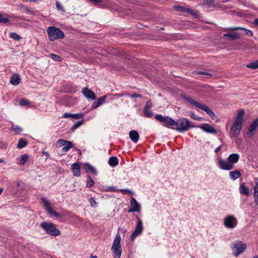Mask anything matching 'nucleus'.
<instances>
[{"label": "nucleus", "mask_w": 258, "mask_h": 258, "mask_svg": "<svg viewBox=\"0 0 258 258\" xmlns=\"http://www.w3.org/2000/svg\"><path fill=\"white\" fill-rule=\"evenodd\" d=\"M244 112L243 110L238 111L231 128V136L237 137L240 134L243 122Z\"/></svg>", "instance_id": "f257e3e1"}, {"label": "nucleus", "mask_w": 258, "mask_h": 258, "mask_svg": "<svg viewBox=\"0 0 258 258\" xmlns=\"http://www.w3.org/2000/svg\"><path fill=\"white\" fill-rule=\"evenodd\" d=\"M181 96L190 104L205 111L213 120H217L218 117L217 115L208 106L197 102L191 97L187 96L186 95L183 94Z\"/></svg>", "instance_id": "f03ea898"}, {"label": "nucleus", "mask_w": 258, "mask_h": 258, "mask_svg": "<svg viewBox=\"0 0 258 258\" xmlns=\"http://www.w3.org/2000/svg\"><path fill=\"white\" fill-rule=\"evenodd\" d=\"M175 129L179 133H184L194 127L193 123L186 118H180L175 121Z\"/></svg>", "instance_id": "7ed1b4c3"}, {"label": "nucleus", "mask_w": 258, "mask_h": 258, "mask_svg": "<svg viewBox=\"0 0 258 258\" xmlns=\"http://www.w3.org/2000/svg\"><path fill=\"white\" fill-rule=\"evenodd\" d=\"M120 241V235L119 233H117L115 235L111 246V250L113 252L114 258H120L122 253Z\"/></svg>", "instance_id": "20e7f679"}, {"label": "nucleus", "mask_w": 258, "mask_h": 258, "mask_svg": "<svg viewBox=\"0 0 258 258\" xmlns=\"http://www.w3.org/2000/svg\"><path fill=\"white\" fill-rule=\"evenodd\" d=\"M48 38L51 41L59 38H63L64 36L63 32L59 29L54 26H50L46 30Z\"/></svg>", "instance_id": "39448f33"}, {"label": "nucleus", "mask_w": 258, "mask_h": 258, "mask_svg": "<svg viewBox=\"0 0 258 258\" xmlns=\"http://www.w3.org/2000/svg\"><path fill=\"white\" fill-rule=\"evenodd\" d=\"M40 226L45 231L46 233L53 236H58L60 234L59 230L55 225L50 222H42Z\"/></svg>", "instance_id": "423d86ee"}, {"label": "nucleus", "mask_w": 258, "mask_h": 258, "mask_svg": "<svg viewBox=\"0 0 258 258\" xmlns=\"http://www.w3.org/2000/svg\"><path fill=\"white\" fill-rule=\"evenodd\" d=\"M155 118L165 126L169 127L170 126L175 125V120L169 116L156 114L155 116Z\"/></svg>", "instance_id": "0eeeda50"}, {"label": "nucleus", "mask_w": 258, "mask_h": 258, "mask_svg": "<svg viewBox=\"0 0 258 258\" xmlns=\"http://www.w3.org/2000/svg\"><path fill=\"white\" fill-rule=\"evenodd\" d=\"M232 248L233 251L234 255L237 256L245 250L246 244L242 241H236L232 243Z\"/></svg>", "instance_id": "6e6552de"}, {"label": "nucleus", "mask_w": 258, "mask_h": 258, "mask_svg": "<svg viewBox=\"0 0 258 258\" xmlns=\"http://www.w3.org/2000/svg\"><path fill=\"white\" fill-rule=\"evenodd\" d=\"M237 224V220L234 216H228L224 219L223 224L227 228L233 229L236 227Z\"/></svg>", "instance_id": "1a4fd4ad"}, {"label": "nucleus", "mask_w": 258, "mask_h": 258, "mask_svg": "<svg viewBox=\"0 0 258 258\" xmlns=\"http://www.w3.org/2000/svg\"><path fill=\"white\" fill-rule=\"evenodd\" d=\"M138 219V222L136 226L135 230L133 231L131 236V239L132 241H134L135 239L139 235H140L143 230V225L142 220L139 218L137 217Z\"/></svg>", "instance_id": "9d476101"}, {"label": "nucleus", "mask_w": 258, "mask_h": 258, "mask_svg": "<svg viewBox=\"0 0 258 258\" xmlns=\"http://www.w3.org/2000/svg\"><path fill=\"white\" fill-rule=\"evenodd\" d=\"M41 199L43 202L47 211L49 214L52 215L57 218L62 217V215L61 214L57 213L56 211L53 210L51 205H50L49 202L45 198H42Z\"/></svg>", "instance_id": "9b49d317"}, {"label": "nucleus", "mask_w": 258, "mask_h": 258, "mask_svg": "<svg viewBox=\"0 0 258 258\" xmlns=\"http://www.w3.org/2000/svg\"><path fill=\"white\" fill-rule=\"evenodd\" d=\"M218 165L219 167L224 170H230L234 167V165L231 164L228 159L223 160L221 158L218 160Z\"/></svg>", "instance_id": "f8f14e48"}, {"label": "nucleus", "mask_w": 258, "mask_h": 258, "mask_svg": "<svg viewBox=\"0 0 258 258\" xmlns=\"http://www.w3.org/2000/svg\"><path fill=\"white\" fill-rule=\"evenodd\" d=\"M140 210L141 205L134 198H132L131 200V207L128 209V212H139Z\"/></svg>", "instance_id": "ddd939ff"}, {"label": "nucleus", "mask_w": 258, "mask_h": 258, "mask_svg": "<svg viewBox=\"0 0 258 258\" xmlns=\"http://www.w3.org/2000/svg\"><path fill=\"white\" fill-rule=\"evenodd\" d=\"M199 127L207 133L216 134L217 132L213 126L208 123H204Z\"/></svg>", "instance_id": "4468645a"}, {"label": "nucleus", "mask_w": 258, "mask_h": 258, "mask_svg": "<svg viewBox=\"0 0 258 258\" xmlns=\"http://www.w3.org/2000/svg\"><path fill=\"white\" fill-rule=\"evenodd\" d=\"M258 127V118L255 119L250 124L247 132V135L251 137L255 133L256 128Z\"/></svg>", "instance_id": "2eb2a0df"}, {"label": "nucleus", "mask_w": 258, "mask_h": 258, "mask_svg": "<svg viewBox=\"0 0 258 258\" xmlns=\"http://www.w3.org/2000/svg\"><path fill=\"white\" fill-rule=\"evenodd\" d=\"M82 92L85 97H86L88 99H91L92 100H94L96 99V95L95 93L89 89L87 87H84L83 88Z\"/></svg>", "instance_id": "dca6fc26"}, {"label": "nucleus", "mask_w": 258, "mask_h": 258, "mask_svg": "<svg viewBox=\"0 0 258 258\" xmlns=\"http://www.w3.org/2000/svg\"><path fill=\"white\" fill-rule=\"evenodd\" d=\"M174 9L177 11L188 13L192 15H195L196 14L194 11L189 8H185L181 6H174Z\"/></svg>", "instance_id": "f3484780"}, {"label": "nucleus", "mask_w": 258, "mask_h": 258, "mask_svg": "<svg viewBox=\"0 0 258 258\" xmlns=\"http://www.w3.org/2000/svg\"><path fill=\"white\" fill-rule=\"evenodd\" d=\"M240 158V156L237 153H233L230 154L228 157L227 158V159L229 161V162L232 164V165H234L235 163H236L239 159Z\"/></svg>", "instance_id": "a211bd4d"}, {"label": "nucleus", "mask_w": 258, "mask_h": 258, "mask_svg": "<svg viewBox=\"0 0 258 258\" xmlns=\"http://www.w3.org/2000/svg\"><path fill=\"white\" fill-rule=\"evenodd\" d=\"M106 98V96L105 95L102 96V97L99 98L97 101H94L92 105V108L93 109H95L103 104L105 102V100Z\"/></svg>", "instance_id": "6ab92c4d"}, {"label": "nucleus", "mask_w": 258, "mask_h": 258, "mask_svg": "<svg viewBox=\"0 0 258 258\" xmlns=\"http://www.w3.org/2000/svg\"><path fill=\"white\" fill-rule=\"evenodd\" d=\"M21 82V78L19 74H13L10 79V83L14 86H17L20 84Z\"/></svg>", "instance_id": "aec40b11"}, {"label": "nucleus", "mask_w": 258, "mask_h": 258, "mask_svg": "<svg viewBox=\"0 0 258 258\" xmlns=\"http://www.w3.org/2000/svg\"><path fill=\"white\" fill-rule=\"evenodd\" d=\"M72 170L75 176H80L81 175L80 166L79 163H75L72 165Z\"/></svg>", "instance_id": "412c9836"}, {"label": "nucleus", "mask_w": 258, "mask_h": 258, "mask_svg": "<svg viewBox=\"0 0 258 258\" xmlns=\"http://www.w3.org/2000/svg\"><path fill=\"white\" fill-rule=\"evenodd\" d=\"M129 136L131 140L135 143H136L139 139V134L135 130H132L129 132Z\"/></svg>", "instance_id": "4be33fe9"}, {"label": "nucleus", "mask_w": 258, "mask_h": 258, "mask_svg": "<svg viewBox=\"0 0 258 258\" xmlns=\"http://www.w3.org/2000/svg\"><path fill=\"white\" fill-rule=\"evenodd\" d=\"M239 29L244 30L245 34L249 36H251L253 35V32L251 31H250L249 30H248V29H246L244 28L238 27H229V28H226L224 31H226V30H239Z\"/></svg>", "instance_id": "5701e85b"}, {"label": "nucleus", "mask_w": 258, "mask_h": 258, "mask_svg": "<svg viewBox=\"0 0 258 258\" xmlns=\"http://www.w3.org/2000/svg\"><path fill=\"white\" fill-rule=\"evenodd\" d=\"M241 174L238 170H235L233 171L230 172L229 173V176L230 178L233 180H235L241 176Z\"/></svg>", "instance_id": "b1692460"}, {"label": "nucleus", "mask_w": 258, "mask_h": 258, "mask_svg": "<svg viewBox=\"0 0 258 258\" xmlns=\"http://www.w3.org/2000/svg\"><path fill=\"white\" fill-rule=\"evenodd\" d=\"M108 164L112 167H115L118 164L117 158L114 156L111 157L109 159Z\"/></svg>", "instance_id": "393cba45"}, {"label": "nucleus", "mask_w": 258, "mask_h": 258, "mask_svg": "<svg viewBox=\"0 0 258 258\" xmlns=\"http://www.w3.org/2000/svg\"><path fill=\"white\" fill-rule=\"evenodd\" d=\"M85 169L87 171H91L93 174L96 175L97 174V171L96 169L92 166L91 164L89 163H86L85 164Z\"/></svg>", "instance_id": "a878e982"}, {"label": "nucleus", "mask_w": 258, "mask_h": 258, "mask_svg": "<svg viewBox=\"0 0 258 258\" xmlns=\"http://www.w3.org/2000/svg\"><path fill=\"white\" fill-rule=\"evenodd\" d=\"M239 191L241 194L247 196L249 195L248 188L243 184H241L239 187Z\"/></svg>", "instance_id": "bb28decb"}, {"label": "nucleus", "mask_w": 258, "mask_h": 258, "mask_svg": "<svg viewBox=\"0 0 258 258\" xmlns=\"http://www.w3.org/2000/svg\"><path fill=\"white\" fill-rule=\"evenodd\" d=\"M27 142L23 139H21L19 140L17 147L18 149H22L27 145Z\"/></svg>", "instance_id": "cd10ccee"}, {"label": "nucleus", "mask_w": 258, "mask_h": 258, "mask_svg": "<svg viewBox=\"0 0 258 258\" xmlns=\"http://www.w3.org/2000/svg\"><path fill=\"white\" fill-rule=\"evenodd\" d=\"M64 146V147L62 149V151L63 152H67L70 149L73 147V145L71 142L68 141L66 143V144Z\"/></svg>", "instance_id": "c85d7f7f"}, {"label": "nucleus", "mask_w": 258, "mask_h": 258, "mask_svg": "<svg viewBox=\"0 0 258 258\" xmlns=\"http://www.w3.org/2000/svg\"><path fill=\"white\" fill-rule=\"evenodd\" d=\"M224 37H230L232 39H235L239 38V35L235 33H224L223 35Z\"/></svg>", "instance_id": "c756f323"}, {"label": "nucleus", "mask_w": 258, "mask_h": 258, "mask_svg": "<svg viewBox=\"0 0 258 258\" xmlns=\"http://www.w3.org/2000/svg\"><path fill=\"white\" fill-rule=\"evenodd\" d=\"M28 155L27 154H24L22 155L20 160V164L21 165H24L26 161L28 160Z\"/></svg>", "instance_id": "7c9ffc66"}, {"label": "nucleus", "mask_w": 258, "mask_h": 258, "mask_svg": "<svg viewBox=\"0 0 258 258\" xmlns=\"http://www.w3.org/2000/svg\"><path fill=\"white\" fill-rule=\"evenodd\" d=\"M12 128L17 134H19L23 131L21 127L14 124L12 125Z\"/></svg>", "instance_id": "2f4dec72"}, {"label": "nucleus", "mask_w": 258, "mask_h": 258, "mask_svg": "<svg viewBox=\"0 0 258 258\" xmlns=\"http://www.w3.org/2000/svg\"><path fill=\"white\" fill-rule=\"evenodd\" d=\"M143 113L144 114L145 116L146 117H150L153 114L152 111L150 110V109L145 108H144L143 110Z\"/></svg>", "instance_id": "473e14b6"}, {"label": "nucleus", "mask_w": 258, "mask_h": 258, "mask_svg": "<svg viewBox=\"0 0 258 258\" xmlns=\"http://www.w3.org/2000/svg\"><path fill=\"white\" fill-rule=\"evenodd\" d=\"M24 12L27 14H30L32 15H34L35 13L32 10L29 9L27 7H23Z\"/></svg>", "instance_id": "72a5a7b5"}, {"label": "nucleus", "mask_w": 258, "mask_h": 258, "mask_svg": "<svg viewBox=\"0 0 258 258\" xmlns=\"http://www.w3.org/2000/svg\"><path fill=\"white\" fill-rule=\"evenodd\" d=\"M246 67L248 68L252 69H256L258 68V60L252 62L250 64H248L246 66Z\"/></svg>", "instance_id": "f704fd0d"}, {"label": "nucleus", "mask_w": 258, "mask_h": 258, "mask_svg": "<svg viewBox=\"0 0 258 258\" xmlns=\"http://www.w3.org/2000/svg\"><path fill=\"white\" fill-rule=\"evenodd\" d=\"M67 141H68L63 139H59L56 142V145L58 147L64 146L66 144Z\"/></svg>", "instance_id": "c9c22d12"}, {"label": "nucleus", "mask_w": 258, "mask_h": 258, "mask_svg": "<svg viewBox=\"0 0 258 258\" xmlns=\"http://www.w3.org/2000/svg\"><path fill=\"white\" fill-rule=\"evenodd\" d=\"M9 36L11 38L15 40H19L20 39V36L18 34L14 32L10 33Z\"/></svg>", "instance_id": "e433bc0d"}, {"label": "nucleus", "mask_w": 258, "mask_h": 258, "mask_svg": "<svg viewBox=\"0 0 258 258\" xmlns=\"http://www.w3.org/2000/svg\"><path fill=\"white\" fill-rule=\"evenodd\" d=\"M50 57L52 59H53L55 61H58V62L61 61V57L58 55L55 54H50Z\"/></svg>", "instance_id": "4c0bfd02"}, {"label": "nucleus", "mask_w": 258, "mask_h": 258, "mask_svg": "<svg viewBox=\"0 0 258 258\" xmlns=\"http://www.w3.org/2000/svg\"><path fill=\"white\" fill-rule=\"evenodd\" d=\"M89 202L90 203V204L91 205V206L93 208H96L98 207V204L95 201V200L94 199V198H90L89 199Z\"/></svg>", "instance_id": "58836bf2"}, {"label": "nucleus", "mask_w": 258, "mask_h": 258, "mask_svg": "<svg viewBox=\"0 0 258 258\" xmlns=\"http://www.w3.org/2000/svg\"><path fill=\"white\" fill-rule=\"evenodd\" d=\"M189 116L193 119L196 120L200 121L202 120V118L201 117L198 116L197 115L195 114L193 112H190L189 113Z\"/></svg>", "instance_id": "ea45409f"}, {"label": "nucleus", "mask_w": 258, "mask_h": 258, "mask_svg": "<svg viewBox=\"0 0 258 258\" xmlns=\"http://www.w3.org/2000/svg\"><path fill=\"white\" fill-rule=\"evenodd\" d=\"M94 184V181L90 176L87 177L86 186L90 187H91Z\"/></svg>", "instance_id": "a19ab883"}, {"label": "nucleus", "mask_w": 258, "mask_h": 258, "mask_svg": "<svg viewBox=\"0 0 258 258\" xmlns=\"http://www.w3.org/2000/svg\"><path fill=\"white\" fill-rule=\"evenodd\" d=\"M197 74L204 75L207 76V78H211L212 77V75L211 73L204 71H198L197 72Z\"/></svg>", "instance_id": "79ce46f5"}, {"label": "nucleus", "mask_w": 258, "mask_h": 258, "mask_svg": "<svg viewBox=\"0 0 258 258\" xmlns=\"http://www.w3.org/2000/svg\"><path fill=\"white\" fill-rule=\"evenodd\" d=\"M55 5H56V7L58 10H59L63 12H64L65 11V10H64V8L63 7V6L61 5L60 2H59V1H56Z\"/></svg>", "instance_id": "37998d69"}, {"label": "nucleus", "mask_w": 258, "mask_h": 258, "mask_svg": "<svg viewBox=\"0 0 258 258\" xmlns=\"http://www.w3.org/2000/svg\"><path fill=\"white\" fill-rule=\"evenodd\" d=\"M9 22L8 18L4 17L2 14H0V22L3 23H7Z\"/></svg>", "instance_id": "c03bdc74"}, {"label": "nucleus", "mask_w": 258, "mask_h": 258, "mask_svg": "<svg viewBox=\"0 0 258 258\" xmlns=\"http://www.w3.org/2000/svg\"><path fill=\"white\" fill-rule=\"evenodd\" d=\"M19 104L21 106H25L29 104V102L25 99H22L19 102Z\"/></svg>", "instance_id": "a18cd8bd"}, {"label": "nucleus", "mask_w": 258, "mask_h": 258, "mask_svg": "<svg viewBox=\"0 0 258 258\" xmlns=\"http://www.w3.org/2000/svg\"><path fill=\"white\" fill-rule=\"evenodd\" d=\"M104 190L106 191H119V189H117L116 187L112 186L107 187L106 189H104Z\"/></svg>", "instance_id": "49530a36"}, {"label": "nucleus", "mask_w": 258, "mask_h": 258, "mask_svg": "<svg viewBox=\"0 0 258 258\" xmlns=\"http://www.w3.org/2000/svg\"><path fill=\"white\" fill-rule=\"evenodd\" d=\"M119 191H121L123 194H125L126 193L131 195L134 194V192L133 191H132L130 189H119Z\"/></svg>", "instance_id": "de8ad7c7"}, {"label": "nucleus", "mask_w": 258, "mask_h": 258, "mask_svg": "<svg viewBox=\"0 0 258 258\" xmlns=\"http://www.w3.org/2000/svg\"><path fill=\"white\" fill-rule=\"evenodd\" d=\"M254 202L258 206V189L254 190Z\"/></svg>", "instance_id": "09e8293b"}, {"label": "nucleus", "mask_w": 258, "mask_h": 258, "mask_svg": "<svg viewBox=\"0 0 258 258\" xmlns=\"http://www.w3.org/2000/svg\"><path fill=\"white\" fill-rule=\"evenodd\" d=\"M83 116L82 114L77 113V114H72V118L77 119L80 118Z\"/></svg>", "instance_id": "8fccbe9b"}, {"label": "nucleus", "mask_w": 258, "mask_h": 258, "mask_svg": "<svg viewBox=\"0 0 258 258\" xmlns=\"http://www.w3.org/2000/svg\"><path fill=\"white\" fill-rule=\"evenodd\" d=\"M152 106V104L150 100L147 101L146 102L145 106L144 107L145 108H148L150 109Z\"/></svg>", "instance_id": "3c124183"}, {"label": "nucleus", "mask_w": 258, "mask_h": 258, "mask_svg": "<svg viewBox=\"0 0 258 258\" xmlns=\"http://www.w3.org/2000/svg\"><path fill=\"white\" fill-rule=\"evenodd\" d=\"M82 121H78L73 126V128H77L78 127H79L81 125H82Z\"/></svg>", "instance_id": "603ef678"}, {"label": "nucleus", "mask_w": 258, "mask_h": 258, "mask_svg": "<svg viewBox=\"0 0 258 258\" xmlns=\"http://www.w3.org/2000/svg\"><path fill=\"white\" fill-rule=\"evenodd\" d=\"M204 3L208 6H210L213 4V0H204Z\"/></svg>", "instance_id": "864d4df0"}, {"label": "nucleus", "mask_w": 258, "mask_h": 258, "mask_svg": "<svg viewBox=\"0 0 258 258\" xmlns=\"http://www.w3.org/2000/svg\"><path fill=\"white\" fill-rule=\"evenodd\" d=\"M141 95L137 94V93H134L133 94L130 95V97L132 98L141 97Z\"/></svg>", "instance_id": "5fc2aeb1"}, {"label": "nucleus", "mask_w": 258, "mask_h": 258, "mask_svg": "<svg viewBox=\"0 0 258 258\" xmlns=\"http://www.w3.org/2000/svg\"><path fill=\"white\" fill-rule=\"evenodd\" d=\"M72 114H70V113H65L62 117H64V118H69V117H72Z\"/></svg>", "instance_id": "6e6d98bb"}, {"label": "nucleus", "mask_w": 258, "mask_h": 258, "mask_svg": "<svg viewBox=\"0 0 258 258\" xmlns=\"http://www.w3.org/2000/svg\"><path fill=\"white\" fill-rule=\"evenodd\" d=\"M255 185L254 187V190L258 189V177L255 178Z\"/></svg>", "instance_id": "4d7b16f0"}, {"label": "nucleus", "mask_w": 258, "mask_h": 258, "mask_svg": "<svg viewBox=\"0 0 258 258\" xmlns=\"http://www.w3.org/2000/svg\"><path fill=\"white\" fill-rule=\"evenodd\" d=\"M222 147V145H220L219 147H217L215 149V152L216 153H218V152H219L220 150V149H221Z\"/></svg>", "instance_id": "13d9d810"}, {"label": "nucleus", "mask_w": 258, "mask_h": 258, "mask_svg": "<svg viewBox=\"0 0 258 258\" xmlns=\"http://www.w3.org/2000/svg\"><path fill=\"white\" fill-rule=\"evenodd\" d=\"M89 1L91 2L95 3V4L99 3L101 2V1H102V0H89Z\"/></svg>", "instance_id": "bf43d9fd"}, {"label": "nucleus", "mask_w": 258, "mask_h": 258, "mask_svg": "<svg viewBox=\"0 0 258 258\" xmlns=\"http://www.w3.org/2000/svg\"><path fill=\"white\" fill-rule=\"evenodd\" d=\"M254 24H255V25H258V18L254 20Z\"/></svg>", "instance_id": "052dcab7"}, {"label": "nucleus", "mask_w": 258, "mask_h": 258, "mask_svg": "<svg viewBox=\"0 0 258 258\" xmlns=\"http://www.w3.org/2000/svg\"><path fill=\"white\" fill-rule=\"evenodd\" d=\"M20 182H18L17 183V186L18 187H19V186H20Z\"/></svg>", "instance_id": "680f3d73"}, {"label": "nucleus", "mask_w": 258, "mask_h": 258, "mask_svg": "<svg viewBox=\"0 0 258 258\" xmlns=\"http://www.w3.org/2000/svg\"><path fill=\"white\" fill-rule=\"evenodd\" d=\"M3 190V189L2 188H0V195L2 194Z\"/></svg>", "instance_id": "e2e57ef3"}, {"label": "nucleus", "mask_w": 258, "mask_h": 258, "mask_svg": "<svg viewBox=\"0 0 258 258\" xmlns=\"http://www.w3.org/2000/svg\"><path fill=\"white\" fill-rule=\"evenodd\" d=\"M91 257L92 258H97V256H96V255H92Z\"/></svg>", "instance_id": "0e129e2a"}, {"label": "nucleus", "mask_w": 258, "mask_h": 258, "mask_svg": "<svg viewBox=\"0 0 258 258\" xmlns=\"http://www.w3.org/2000/svg\"><path fill=\"white\" fill-rule=\"evenodd\" d=\"M43 154H45L46 156H48V154L47 152H43Z\"/></svg>", "instance_id": "69168bd1"}, {"label": "nucleus", "mask_w": 258, "mask_h": 258, "mask_svg": "<svg viewBox=\"0 0 258 258\" xmlns=\"http://www.w3.org/2000/svg\"><path fill=\"white\" fill-rule=\"evenodd\" d=\"M4 162V160L2 159H0V163H2Z\"/></svg>", "instance_id": "338daca9"}, {"label": "nucleus", "mask_w": 258, "mask_h": 258, "mask_svg": "<svg viewBox=\"0 0 258 258\" xmlns=\"http://www.w3.org/2000/svg\"><path fill=\"white\" fill-rule=\"evenodd\" d=\"M253 258H258V256L254 257Z\"/></svg>", "instance_id": "774afa93"}]
</instances>
